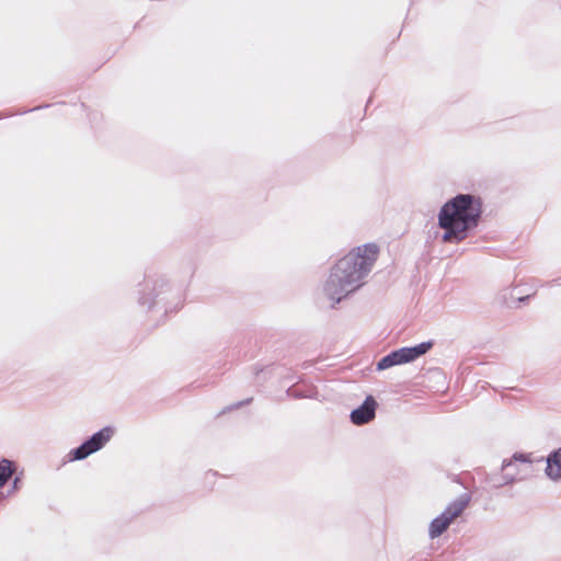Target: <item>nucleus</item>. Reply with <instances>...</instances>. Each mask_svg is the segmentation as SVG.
Returning <instances> with one entry per match:
<instances>
[{
  "mask_svg": "<svg viewBox=\"0 0 561 561\" xmlns=\"http://www.w3.org/2000/svg\"><path fill=\"white\" fill-rule=\"evenodd\" d=\"M378 251L375 243H366L335 263L323 287L324 294L333 302L332 307L362 286L377 260Z\"/></svg>",
  "mask_w": 561,
  "mask_h": 561,
  "instance_id": "1",
  "label": "nucleus"
},
{
  "mask_svg": "<svg viewBox=\"0 0 561 561\" xmlns=\"http://www.w3.org/2000/svg\"><path fill=\"white\" fill-rule=\"evenodd\" d=\"M378 251L375 243H366L335 263L323 287L324 294L333 302L332 307L362 286L377 260Z\"/></svg>",
  "mask_w": 561,
  "mask_h": 561,
  "instance_id": "2",
  "label": "nucleus"
},
{
  "mask_svg": "<svg viewBox=\"0 0 561 561\" xmlns=\"http://www.w3.org/2000/svg\"><path fill=\"white\" fill-rule=\"evenodd\" d=\"M482 206L481 197L468 193L444 203L437 215V225L444 230L442 241L458 244L466 240L481 221Z\"/></svg>",
  "mask_w": 561,
  "mask_h": 561,
  "instance_id": "3",
  "label": "nucleus"
},
{
  "mask_svg": "<svg viewBox=\"0 0 561 561\" xmlns=\"http://www.w3.org/2000/svg\"><path fill=\"white\" fill-rule=\"evenodd\" d=\"M138 305L147 311L163 309V314L175 312L181 307L179 295L163 275H146L138 284Z\"/></svg>",
  "mask_w": 561,
  "mask_h": 561,
  "instance_id": "4",
  "label": "nucleus"
},
{
  "mask_svg": "<svg viewBox=\"0 0 561 561\" xmlns=\"http://www.w3.org/2000/svg\"><path fill=\"white\" fill-rule=\"evenodd\" d=\"M434 345L433 341H425L414 346H404L391 351L382 356L376 364V370L381 371L390 367L412 363L426 354Z\"/></svg>",
  "mask_w": 561,
  "mask_h": 561,
  "instance_id": "5",
  "label": "nucleus"
},
{
  "mask_svg": "<svg viewBox=\"0 0 561 561\" xmlns=\"http://www.w3.org/2000/svg\"><path fill=\"white\" fill-rule=\"evenodd\" d=\"M115 428L113 426H105L90 437L84 439L79 446L72 448L68 455V461H79L88 458L90 455L102 449L114 435Z\"/></svg>",
  "mask_w": 561,
  "mask_h": 561,
  "instance_id": "6",
  "label": "nucleus"
},
{
  "mask_svg": "<svg viewBox=\"0 0 561 561\" xmlns=\"http://www.w3.org/2000/svg\"><path fill=\"white\" fill-rule=\"evenodd\" d=\"M377 407L376 399L373 396H367L364 402L351 412V422L357 426L369 423L376 416Z\"/></svg>",
  "mask_w": 561,
  "mask_h": 561,
  "instance_id": "7",
  "label": "nucleus"
},
{
  "mask_svg": "<svg viewBox=\"0 0 561 561\" xmlns=\"http://www.w3.org/2000/svg\"><path fill=\"white\" fill-rule=\"evenodd\" d=\"M511 467H513L512 460H503L502 473H492L486 477L489 485L497 489L513 483L515 481V474L513 472H508Z\"/></svg>",
  "mask_w": 561,
  "mask_h": 561,
  "instance_id": "8",
  "label": "nucleus"
},
{
  "mask_svg": "<svg viewBox=\"0 0 561 561\" xmlns=\"http://www.w3.org/2000/svg\"><path fill=\"white\" fill-rule=\"evenodd\" d=\"M545 472L553 481L561 480V447L548 455Z\"/></svg>",
  "mask_w": 561,
  "mask_h": 561,
  "instance_id": "9",
  "label": "nucleus"
},
{
  "mask_svg": "<svg viewBox=\"0 0 561 561\" xmlns=\"http://www.w3.org/2000/svg\"><path fill=\"white\" fill-rule=\"evenodd\" d=\"M471 501V495L469 493L460 494L455 501L447 505L444 510L445 515L448 516L449 519L454 520L466 510Z\"/></svg>",
  "mask_w": 561,
  "mask_h": 561,
  "instance_id": "10",
  "label": "nucleus"
},
{
  "mask_svg": "<svg viewBox=\"0 0 561 561\" xmlns=\"http://www.w3.org/2000/svg\"><path fill=\"white\" fill-rule=\"evenodd\" d=\"M451 519L448 518L445 513H440L438 516H436L430 524L428 528V536L431 539H435L439 536H442L451 524Z\"/></svg>",
  "mask_w": 561,
  "mask_h": 561,
  "instance_id": "11",
  "label": "nucleus"
},
{
  "mask_svg": "<svg viewBox=\"0 0 561 561\" xmlns=\"http://www.w3.org/2000/svg\"><path fill=\"white\" fill-rule=\"evenodd\" d=\"M16 463L13 460L2 458L0 460V489L14 476Z\"/></svg>",
  "mask_w": 561,
  "mask_h": 561,
  "instance_id": "12",
  "label": "nucleus"
},
{
  "mask_svg": "<svg viewBox=\"0 0 561 561\" xmlns=\"http://www.w3.org/2000/svg\"><path fill=\"white\" fill-rule=\"evenodd\" d=\"M316 392H317L316 388H313V387H308L306 389H299V388L291 386L286 390V394L293 399L313 398Z\"/></svg>",
  "mask_w": 561,
  "mask_h": 561,
  "instance_id": "13",
  "label": "nucleus"
},
{
  "mask_svg": "<svg viewBox=\"0 0 561 561\" xmlns=\"http://www.w3.org/2000/svg\"><path fill=\"white\" fill-rule=\"evenodd\" d=\"M513 467H515V461H519L523 463L530 462L529 456L523 453H515L512 457Z\"/></svg>",
  "mask_w": 561,
  "mask_h": 561,
  "instance_id": "14",
  "label": "nucleus"
},
{
  "mask_svg": "<svg viewBox=\"0 0 561 561\" xmlns=\"http://www.w3.org/2000/svg\"><path fill=\"white\" fill-rule=\"evenodd\" d=\"M508 295H510L511 298H513L512 291L510 289H504L503 293L500 295V299L502 300V302L504 305H506L508 307H512L511 302L507 299Z\"/></svg>",
  "mask_w": 561,
  "mask_h": 561,
  "instance_id": "15",
  "label": "nucleus"
},
{
  "mask_svg": "<svg viewBox=\"0 0 561 561\" xmlns=\"http://www.w3.org/2000/svg\"><path fill=\"white\" fill-rule=\"evenodd\" d=\"M22 478L20 476H14L13 482H12V489L10 492H14L21 488Z\"/></svg>",
  "mask_w": 561,
  "mask_h": 561,
  "instance_id": "16",
  "label": "nucleus"
},
{
  "mask_svg": "<svg viewBox=\"0 0 561 561\" xmlns=\"http://www.w3.org/2000/svg\"><path fill=\"white\" fill-rule=\"evenodd\" d=\"M252 401V398H248L243 401H239L232 405H230L229 408H227L228 410H232V409H239L240 407L244 405V404H249L250 402Z\"/></svg>",
  "mask_w": 561,
  "mask_h": 561,
  "instance_id": "17",
  "label": "nucleus"
},
{
  "mask_svg": "<svg viewBox=\"0 0 561 561\" xmlns=\"http://www.w3.org/2000/svg\"><path fill=\"white\" fill-rule=\"evenodd\" d=\"M530 297H531L530 295L522 296V297L517 298V301L519 304H525V302H527L530 299Z\"/></svg>",
  "mask_w": 561,
  "mask_h": 561,
  "instance_id": "18",
  "label": "nucleus"
},
{
  "mask_svg": "<svg viewBox=\"0 0 561 561\" xmlns=\"http://www.w3.org/2000/svg\"><path fill=\"white\" fill-rule=\"evenodd\" d=\"M49 105L46 104V105H43V106H37V107H33V108H30V110H25L23 113H26V112H33V111H36V110H39V108H43V107H48Z\"/></svg>",
  "mask_w": 561,
  "mask_h": 561,
  "instance_id": "19",
  "label": "nucleus"
},
{
  "mask_svg": "<svg viewBox=\"0 0 561 561\" xmlns=\"http://www.w3.org/2000/svg\"><path fill=\"white\" fill-rule=\"evenodd\" d=\"M508 472H513L514 474H516L515 467H511V468L508 469Z\"/></svg>",
  "mask_w": 561,
  "mask_h": 561,
  "instance_id": "20",
  "label": "nucleus"
}]
</instances>
